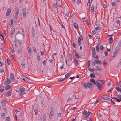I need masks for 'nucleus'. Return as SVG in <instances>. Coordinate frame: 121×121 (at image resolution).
Here are the masks:
<instances>
[{"label": "nucleus", "mask_w": 121, "mask_h": 121, "mask_svg": "<svg viewBox=\"0 0 121 121\" xmlns=\"http://www.w3.org/2000/svg\"><path fill=\"white\" fill-rule=\"evenodd\" d=\"M33 50L34 51V52L36 53L37 52V51L36 49L35 48H34L33 49Z\"/></svg>", "instance_id": "obj_53"}, {"label": "nucleus", "mask_w": 121, "mask_h": 121, "mask_svg": "<svg viewBox=\"0 0 121 121\" xmlns=\"http://www.w3.org/2000/svg\"><path fill=\"white\" fill-rule=\"evenodd\" d=\"M5 101L3 100H2L1 103L3 106H5L6 105V104Z\"/></svg>", "instance_id": "obj_14"}, {"label": "nucleus", "mask_w": 121, "mask_h": 121, "mask_svg": "<svg viewBox=\"0 0 121 121\" xmlns=\"http://www.w3.org/2000/svg\"><path fill=\"white\" fill-rule=\"evenodd\" d=\"M71 73V72H68V73H67L65 76V79L67 78L69 75H70Z\"/></svg>", "instance_id": "obj_24"}, {"label": "nucleus", "mask_w": 121, "mask_h": 121, "mask_svg": "<svg viewBox=\"0 0 121 121\" xmlns=\"http://www.w3.org/2000/svg\"><path fill=\"white\" fill-rule=\"evenodd\" d=\"M37 58L38 60L40 61V60L41 59H40V56L39 55H37Z\"/></svg>", "instance_id": "obj_46"}, {"label": "nucleus", "mask_w": 121, "mask_h": 121, "mask_svg": "<svg viewBox=\"0 0 121 121\" xmlns=\"http://www.w3.org/2000/svg\"><path fill=\"white\" fill-rule=\"evenodd\" d=\"M113 39L112 37H110L109 38V42L110 43H112V42L113 41Z\"/></svg>", "instance_id": "obj_27"}, {"label": "nucleus", "mask_w": 121, "mask_h": 121, "mask_svg": "<svg viewBox=\"0 0 121 121\" xmlns=\"http://www.w3.org/2000/svg\"><path fill=\"white\" fill-rule=\"evenodd\" d=\"M96 6V5L95 4H92V7L91 8V13H94V10L95 9Z\"/></svg>", "instance_id": "obj_5"}, {"label": "nucleus", "mask_w": 121, "mask_h": 121, "mask_svg": "<svg viewBox=\"0 0 121 121\" xmlns=\"http://www.w3.org/2000/svg\"><path fill=\"white\" fill-rule=\"evenodd\" d=\"M94 61L96 64H99L100 65L101 64V61L98 60H94Z\"/></svg>", "instance_id": "obj_17"}, {"label": "nucleus", "mask_w": 121, "mask_h": 121, "mask_svg": "<svg viewBox=\"0 0 121 121\" xmlns=\"http://www.w3.org/2000/svg\"><path fill=\"white\" fill-rule=\"evenodd\" d=\"M65 16L68 17H69V13L68 12L66 13L65 14Z\"/></svg>", "instance_id": "obj_45"}, {"label": "nucleus", "mask_w": 121, "mask_h": 121, "mask_svg": "<svg viewBox=\"0 0 121 121\" xmlns=\"http://www.w3.org/2000/svg\"><path fill=\"white\" fill-rule=\"evenodd\" d=\"M46 120V115L45 114H44V116L43 117V121H45Z\"/></svg>", "instance_id": "obj_40"}, {"label": "nucleus", "mask_w": 121, "mask_h": 121, "mask_svg": "<svg viewBox=\"0 0 121 121\" xmlns=\"http://www.w3.org/2000/svg\"><path fill=\"white\" fill-rule=\"evenodd\" d=\"M90 82H92L93 85H95L96 84V81H95L94 79L92 78L90 80Z\"/></svg>", "instance_id": "obj_10"}, {"label": "nucleus", "mask_w": 121, "mask_h": 121, "mask_svg": "<svg viewBox=\"0 0 121 121\" xmlns=\"http://www.w3.org/2000/svg\"><path fill=\"white\" fill-rule=\"evenodd\" d=\"M99 47H98V46H96V50L98 52H99Z\"/></svg>", "instance_id": "obj_61"}, {"label": "nucleus", "mask_w": 121, "mask_h": 121, "mask_svg": "<svg viewBox=\"0 0 121 121\" xmlns=\"http://www.w3.org/2000/svg\"><path fill=\"white\" fill-rule=\"evenodd\" d=\"M32 33L33 35H34V34L35 33L34 29V28H32Z\"/></svg>", "instance_id": "obj_39"}, {"label": "nucleus", "mask_w": 121, "mask_h": 121, "mask_svg": "<svg viewBox=\"0 0 121 121\" xmlns=\"http://www.w3.org/2000/svg\"><path fill=\"white\" fill-rule=\"evenodd\" d=\"M92 54L93 57H94L96 55V52H92Z\"/></svg>", "instance_id": "obj_34"}, {"label": "nucleus", "mask_w": 121, "mask_h": 121, "mask_svg": "<svg viewBox=\"0 0 121 121\" xmlns=\"http://www.w3.org/2000/svg\"><path fill=\"white\" fill-rule=\"evenodd\" d=\"M15 29H14L10 31V35H12L15 32Z\"/></svg>", "instance_id": "obj_20"}, {"label": "nucleus", "mask_w": 121, "mask_h": 121, "mask_svg": "<svg viewBox=\"0 0 121 121\" xmlns=\"http://www.w3.org/2000/svg\"><path fill=\"white\" fill-rule=\"evenodd\" d=\"M87 113H88V112L86 110H84L82 112V113L85 115H86Z\"/></svg>", "instance_id": "obj_36"}, {"label": "nucleus", "mask_w": 121, "mask_h": 121, "mask_svg": "<svg viewBox=\"0 0 121 121\" xmlns=\"http://www.w3.org/2000/svg\"><path fill=\"white\" fill-rule=\"evenodd\" d=\"M11 10L10 8H8L7 10L6 15V16H9L10 14Z\"/></svg>", "instance_id": "obj_7"}, {"label": "nucleus", "mask_w": 121, "mask_h": 121, "mask_svg": "<svg viewBox=\"0 0 121 121\" xmlns=\"http://www.w3.org/2000/svg\"><path fill=\"white\" fill-rule=\"evenodd\" d=\"M75 56L77 58H79L80 57L79 55L77 53H75Z\"/></svg>", "instance_id": "obj_50"}, {"label": "nucleus", "mask_w": 121, "mask_h": 121, "mask_svg": "<svg viewBox=\"0 0 121 121\" xmlns=\"http://www.w3.org/2000/svg\"><path fill=\"white\" fill-rule=\"evenodd\" d=\"M105 82L104 80H98L96 81V84L97 87L99 90H101L103 88V85L104 84Z\"/></svg>", "instance_id": "obj_1"}, {"label": "nucleus", "mask_w": 121, "mask_h": 121, "mask_svg": "<svg viewBox=\"0 0 121 121\" xmlns=\"http://www.w3.org/2000/svg\"><path fill=\"white\" fill-rule=\"evenodd\" d=\"M28 52H29V55H31V49L30 48H29L28 50Z\"/></svg>", "instance_id": "obj_30"}, {"label": "nucleus", "mask_w": 121, "mask_h": 121, "mask_svg": "<svg viewBox=\"0 0 121 121\" xmlns=\"http://www.w3.org/2000/svg\"><path fill=\"white\" fill-rule=\"evenodd\" d=\"M63 63H62V65H61V66H60V67L59 69H62L63 68Z\"/></svg>", "instance_id": "obj_59"}, {"label": "nucleus", "mask_w": 121, "mask_h": 121, "mask_svg": "<svg viewBox=\"0 0 121 121\" xmlns=\"http://www.w3.org/2000/svg\"><path fill=\"white\" fill-rule=\"evenodd\" d=\"M104 48V47L102 46H100V47L99 49H100L101 50H102Z\"/></svg>", "instance_id": "obj_63"}, {"label": "nucleus", "mask_w": 121, "mask_h": 121, "mask_svg": "<svg viewBox=\"0 0 121 121\" xmlns=\"http://www.w3.org/2000/svg\"><path fill=\"white\" fill-rule=\"evenodd\" d=\"M34 111L35 112V115H37V114L38 113V110L37 109H36Z\"/></svg>", "instance_id": "obj_56"}, {"label": "nucleus", "mask_w": 121, "mask_h": 121, "mask_svg": "<svg viewBox=\"0 0 121 121\" xmlns=\"http://www.w3.org/2000/svg\"><path fill=\"white\" fill-rule=\"evenodd\" d=\"M23 80H24L25 81H29V79L26 76L24 77L23 78Z\"/></svg>", "instance_id": "obj_19"}, {"label": "nucleus", "mask_w": 121, "mask_h": 121, "mask_svg": "<svg viewBox=\"0 0 121 121\" xmlns=\"http://www.w3.org/2000/svg\"><path fill=\"white\" fill-rule=\"evenodd\" d=\"M4 65V64H3V63L1 62V61H0V66L2 67L3 65Z\"/></svg>", "instance_id": "obj_57"}, {"label": "nucleus", "mask_w": 121, "mask_h": 121, "mask_svg": "<svg viewBox=\"0 0 121 121\" xmlns=\"http://www.w3.org/2000/svg\"><path fill=\"white\" fill-rule=\"evenodd\" d=\"M111 4L112 6H113V7H115L116 6V4L114 2H112L111 3Z\"/></svg>", "instance_id": "obj_35"}, {"label": "nucleus", "mask_w": 121, "mask_h": 121, "mask_svg": "<svg viewBox=\"0 0 121 121\" xmlns=\"http://www.w3.org/2000/svg\"><path fill=\"white\" fill-rule=\"evenodd\" d=\"M65 79V78L61 79H59L58 80V81L59 82H61L62 81H63Z\"/></svg>", "instance_id": "obj_43"}, {"label": "nucleus", "mask_w": 121, "mask_h": 121, "mask_svg": "<svg viewBox=\"0 0 121 121\" xmlns=\"http://www.w3.org/2000/svg\"><path fill=\"white\" fill-rule=\"evenodd\" d=\"M95 29L96 30V31H97L98 30L100 29V27H98L95 28Z\"/></svg>", "instance_id": "obj_41"}, {"label": "nucleus", "mask_w": 121, "mask_h": 121, "mask_svg": "<svg viewBox=\"0 0 121 121\" xmlns=\"http://www.w3.org/2000/svg\"><path fill=\"white\" fill-rule=\"evenodd\" d=\"M10 59H9L7 58V62L8 64L9 65H10Z\"/></svg>", "instance_id": "obj_47"}, {"label": "nucleus", "mask_w": 121, "mask_h": 121, "mask_svg": "<svg viewBox=\"0 0 121 121\" xmlns=\"http://www.w3.org/2000/svg\"><path fill=\"white\" fill-rule=\"evenodd\" d=\"M13 45L17 46V43L16 42H13Z\"/></svg>", "instance_id": "obj_33"}, {"label": "nucleus", "mask_w": 121, "mask_h": 121, "mask_svg": "<svg viewBox=\"0 0 121 121\" xmlns=\"http://www.w3.org/2000/svg\"><path fill=\"white\" fill-rule=\"evenodd\" d=\"M54 112V108L53 107H51L50 109V115H53V113Z\"/></svg>", "instance_id": "obj_16"}, {"label": "nucleus", "mask_w": 121, "mask_h": 121, "mask_svg": "<svg viewBox=\"0 0 121 121\" xmlns=\"http://www.w3.org/2000/svg\"><path fill=\"white\" fill-rule=\"evenodd\" d=\"M6 80H6L4 82V84H9L11 83V81L10 80L8 79L7 78H6Z\"/></svg>", "instance_id": "obj_12"}, {"label": "nucleus", "mask_w": 121, "mask_h": 121, "mask_svg": "<svg viewBox=\"0 0 121 121\" xmlns=\"http://www.w3.org/2000/svg\"><path fill=\"white\" fill-rule=\"evenodd\" d=\"M5 115V114L4 113H2L1 114V117L2 119H4V118Z\"/></svg>", "instance_id": "obj_22"}, {"label": "nucleus", "mask_w": 121, "mask_h": 121, "mask_svg": "<svg viewBox=\"0 0 121 121\" xmlns=\"http://www.w3.org/2000/svg\"><path fill=\"white\" fill-rule=\"evenodd\" d=\"M69 61H72V57L71 56V54H70V56H69Z\"/></svg>", "instance_id": "obj_37"}, {"label": "nucleus", "mask_w": 121, "mask_h": 121, "mask_svg": "<svg viewBox=\"0 0 121 121\" xmlns=\"http://www.w3.org/2000/svg\"><path fill=\"white\" fill-rule=\"evenodd\" d=\"M121 65V59H120L119 60V62L118 64V66H119Z\"/></svg>", "instance_id": "obj_52"}, {"label": "nucleus", "mask_w": 121, "mask_h": 121, "mask_svg": "<svg viewBox=\"0 0 121 121\" xmlns=\"http://www.w3.org/2000/svg\"><path fill=\"white\" fill-rule=\"evenodd\" d=\"M87 87L89 88H91L92 87V85L91 83L88 82L87 83Z\"/></svg>", "instance_id": "obj_21"}, {"label": "nucleus", "mask_w": 121, "mask_h": 121, "mask_svg": "<svg viewBox=\"0 0 121 121\" xmlns=\"http://www.w3.org/2000/svg\"><path fill=\"white\" fill-rule=\"evenodd\" d=\"M96 70L97 71H101L102 69V68L100 67L99 66H96Z\"/></svg>", "instance_id": "obj_13"}, {"label": "nucleus", "mask_w": 121, "mask_h": 121, "mask_svg": "<svg viewBox=\"0 0 121 121\" xmlns=\"http://www.w3.org/2000/svg\"><path fill=\"white\" fill-rule=\"evenodd\" d=\"M89 115L88 113H87V114L85 115L87 119L88 118Z\"/></svg>", "instance_id": "obj_51"}, {"label": "nucleus", "mask_w": 121, "mask_h": 121, "mask_svg": "<svg viewBox=\"0 0 121 121\" xmlns=\"http://www.w3.org/2000/svg\"><path fill=\"white\" fill-rule=\"evenodd\" d=\"M14 51V48H11V52L13 53Z\"/></svg>", "instance_id": "obj_42"}, {"label": "nucleus", "mask_w": 121, "mask_h": 121, "mask_svg": "<svg viewBox=\"0 0 121 121\" xmlns=\"http://www.w3.org/2000/svg\"><path fill=\"white\" fill-rule=\"evenodd\" d=\"M43 63L44 65H45L46 64V61L45 60H44L43 61Z\"/></svg>", "instance_id": "obj_55"}, {"label": "nucleus", "mask_w": 121, "mask_h": 121, "mask_svg": "<svg viewBox=\"0 0 121 121\" xmlns=\"http://www.w3.org/2000/svg\"><path fill=\"white\" fill-rule=\"evenodd\" d=\"M115 89L118 91L120 92H121V89L118 87H116Z\"/></svg>", "instance_id": "obj_25"}, {"label": "nucleus", "mask_w": 121, "mask_h": 121, "mask_svg": "<svg viewBox=\"0 0 121 121\" xmlns=\"http://www.w3.org/2000/svg\"><path fill=\"white\" fill-rule=\"evenodd\" d=\"M118 85L119 86H121V81L120 82H118Z\"/></svg>", "instance_id": "obj_64"}, {"label": "nucleus", "mask_w": 121, "mask_h": 121, "mask_svg": "<svg viewBox=\"0 0 121 121\" xmlns=\"http://www.w3.org/2000/svg\"><path fill=\"white\" fill-rule=\"evenodd\" d=\"M0 72L1 73H2L3 74H4L5 73H4V70H0Z\"/></svg>", "instance_id": "obj_48"}, {"label": "nucleus", "mask_w": 121, "mask_h": 121, "mask_svg": "<svg viewBox=\"0 0 121 121\" xmlns=\"http://www.w3.org/2000/svg\"><path fill=\"white\" fill-rule=\"evenodd\" d=\"M117 52L116 51H115L113 53V55H114V56H115L117 55Z\"/></svg>", "instance_id": "obj_49"}, {"label": "nucleus", "mask_w": 121, "mask_h": 121, "mask_svg": "<svg viewBox=\"0 0 121 121\" xmlns=\"http://www.w3.org/2000/svg\"><path fill=\"white\" fill-rule=\"evenodd\" d=\"M91 51H92V52H95V48L93 47L92 48V49Z\"/></svg>", "instance_id": "obj_62"}, {"label": "nucleus", "mask_w": 121, "mask_h": 121, "mask_svg": "<svg viewBox=\"0 0 121 121\" xmlns=\"http://www.w3.org/2000/svg\"><path fill=\"white\" fill-rule=\"evenodd\" d=\"M78 45L79 46H80L81 44V41L80 37L79 36L78 37Z\"/></svg>", "instance_id": "obj_8"}, {"label": "nucleus", "mask_w": 121, "mask_h": 121, "mask_svg": "<svg viewBox=\"0 0 121 121\" xmlns=\"http://www.w3.org/2000/svg\"><path fill=\"white\" fill-rule=\"evenodd\" d=\"M90 64V62L89 61H88V64L87 65V68H88L89 67Z\"/></svg>", "instance_id": "obj_44"}, {"label": "nucleus", "mask_w": 121, "mask_h": 121, "mask_svg": "<svg viewBox=\"0 0 121 121\" xmlns=\"http://www.w3.org/2000/svg\"><path fill=\"white\" fill-rule=\"evenodd\" d=\"M14 75L12 73L10 74V78L12 79V80H15V79L14 78Z\"/></svg>", "instance_id": "obj_23"}, {"label": "nucleus", "mask_w": 121, "mask_h": 121, "mask_svg": "<svg viewBox=\"0 0 121 121\" xmlns=\"http://www.w3.org/2000/svg\"><path fill=\"white\" fill-rule=\"evenodd\" d=\"M103 98L104 100H109L110 98H108L106 96L104 95L103 96Z\"/></svg>", "instance_id": "obj_11"}, {"label": "nucleus", "mask_w": 121, "mask_h": 121, "mask_svg": "<svg viewBox=\"0 0 121 121\" xmlns=\"http://www.w3.org/2000/svg\"><path fill=\"white\" fill-rule=\"evenodd\" d=\"M6 119L7 121H9L10 119V117L9 116L7 117Z\"/></svg>", "instance_id": "obj_38"}, {"label": "nucleus", "mask_w": 121, "mask_h": 121, "mask_svg": "<svg viewBox=\"0 0 121 121\" xmlns=\"http://www.w3.org/2000/svg\"><path fill=\"white\" fill-rule=\"evenodd\" d=\"M26 7L23 8L22 10L23 16V17H25L26 15Z\"/></svg>", "instance_id": "obj_6"}, {"label": "nucleus", "mask_w": 121, "mask_h": 121, "mask_svg": "<svg viewBox=\"0 0 121 121\" xmlns=\"http://www.w3.org/2000/svg\"><path fill=\"white\" fill-rule=\"evenodd\" d=\"M22 67L23 68H24L25 67V65L24 62H22L21 63Z\"/></svg>", "instance_id": "obj_31"}, {"label": "nucleus", "mask_w": 121, "mask_h": 121, "mask_svg": "<svg viewBox=\"0 0 121 121\" xmlns=\"http://www.w3.org/2000/svg\"><path fill=\"white\" fill-rule=\"evenodd\" d=\"M88 69L89 71H91L92 72H93L94 71L93 69L89 68Z\"/></svg>", "instance_id": "obj_58"}, {"label": "nucleus", "mask_w": 121, "mask_h": 121, "mask_svg": "<svg viewBox=\"0 0 121 121\" xmlns=\"http://www.w3.org/2000/svg\"><path fill=\"white\" fill-rule=\"evenodd\" d=\"M11 88V86L10 85L7 84L5 86V89L7 90Z\"/></svg>", "instance_id": "obj_15"}, {"label": "nucleus", "mask_w": 121, "mask_h": 121, "mask_svg": "<svg viewBox=\"0 0 121 121\" xmlns=\"http://www.w3.org/2000/svg\"><path fill=\"white\" fill-rule=\"evenodd\" d=\"M25 90L24 88L22 87H20L19 90H16L17 92H19L20 95H22L24 94Z\"/></svg>", "instance_id": "obj_2"}, {"label": "nucleus", "mask_w": 121, "mask_h": 121, "mask_svg": "<svg viewBox=\"0 0 121 121\" xmlns=\"http://www.w3.org/2000/svg\"><path fill=\"white\" fill-rule=\"evenodd\" d=\"M90 77L92 78H94L95 77V74L94 73H92L90 74Z\"/></svg>", "instance_id": "obj_26"}, {"label": "nucleus", "mask_w": 121, "mask_h": 121, "mask_svg": "<svg viewBox=\"0 0 121 121\" xmlns=\"http://www.w3.org/2000/svg\"><path fill=\"white\" fill-rule=\"evenodd\" d=\"M15 17L16 19H17L18 17V14H19V9L18 7H15Z\"/></svg>", "instance_id": "obj_3"}, {"label": "nucleus", "mask_w": 121, "mask_h": 121, "mask_svg": "<svg viewBox=\"0 0 121 121\" xmlns=\"http://www.w3.org/2000/svg\"><path fill=\"white\" fill-rule=\"evenodd\" d=\"M74 27L76 29H78V25L76 23H74L73 24Z\"/></svg>", "instance_id": "obj_28"}, {"label": "nucleus", "mask_w": 121, "mask_h": 121, "mask_svg": "<svg viewBox=\"0 0 121 121\" xmlns=\"http://www.w3.org/2000/svg\"><path fill=\"white\" fill-rule=\"evenodd\" d=\"M11 93L12 91L10 90L7 93L6 96L8 97L10 96L11 95Z\"/></svg>", "instance_id": "obj_9"}, {"label": "nucleus", "mask_w": 121, "mask_h": 121, "mask_svg": "<svg viewBox=\"0 0 121 121\" xmlns=\"http://www.w3.org/2000/svg\"><path fill=\"white\" fill-rule=\"evenodd\" d=\"M52 7L54 9H56L57 7V4L55 3L53 4Z\"/></svg>", "instance_id": "obj_18"}, {"label": "nucleus", "mask_w": 121, "mask_h": 121, "mask_svg": "<svg viewBox=\"0 0 121 121\" xmlns=\"http://www.w3.org/2000/svg\"><path fill=\"white\" fill-rule=\"evenodd\" d=\"M116 23L117 24H119L120 23V21L119 19L117 20L116 21Z\"/></svg>", "instance_id": "obj_60"}, {"label": "nucleus", "mask_w": 121, "mask_h": 121, "mask_svg": "<svg viewBox=\"0 0 121 121\" xmlns=\"http://www.w3.org/2000/svg\"><path fill=\"white\" fill-rule=\"evenodd\" d=\"M4 90V88L3 86L0 89V92H2Z\"/></svg>", "instance_id": "obj_32"}, {"label": "nucleus", "mask_w": 121, "mask_h": 121, "mask_svg": "<svg viewBox=\"0 0 121 121\" xmlns=\"http://www.w3.org/2000/svg\"><path fill=\"white\" fill-rule=\"evenodd\" d=\"M21 51V49H19L17 51V53L18 54H19L20 53V52Z\"/></svg>", "instance_id": "obj_54"}, {"label": "nucleus", "mask_w": 121, "mask_h": 121, "mask_svg": "<svg viewBox=\"0 0 121 121\" xmlns=\"http://www.w3.org/2000/svg\"><path fill=\"white\" fill-rule=\"evenodd\" d=\"M74 63L76 66H77L78 63V61L77 59H75L74 60Z\"/></svg>", "instance_id": "obj_29"}, {"label": "nucleus", "mask_w": 121, "mask_h": 121, "mask_svg": "<svg viewBox=\"0 0 121 121\" xmlns=\"http://www.w3.org/2000/svg\"><path fill=\"white\" fill-rule=\"evenodd\" d=\"M117 98L114 97V98L116 100L117 102H120L121 101V95L120 94H118L117 95Z\"/></svg>", "instance_id": "obj_4"}]
</instances>
